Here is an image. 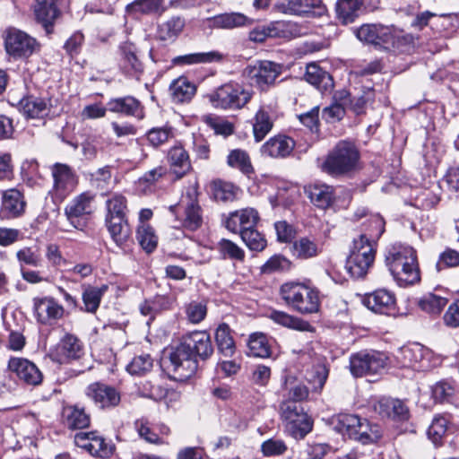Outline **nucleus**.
Masks as SVG:
<instances>
[{"mask_svg": "<svg viewBox=\"0 0 459 459\" xmlns=\"http://www.w3.org/2000/svg\"><path fill=\"white\" fill-rule=\"evenodd\" d=\"M362 303L369 310L382 315H391L395 311V297L385 289H379L365 295Z\"/></svg>", "mask_w": 459, "mask_h": 459, "instance_id": "nucleus-22", "label": "nucleus"}, {"mask_svg": "<svg viewBox=\"0 0 459 459\" xmlns=\"http://www.w3.org/2000/svg\"><path fill=\"white\" fill-rule=\"evenodd\" d=\"M448 299L434 293H428L419 300V307L429 314L437 315L446 306Z\"/></svg>", "mask_w": 459, "mask_h": 459, "instance_id": "nucleus-57", "label": "nucleus"}, {"mask_svg": "<svg viewBox=\"0 0 459 459\" xmlns=\"http://www.w3.org/2000/svg\"><path fill=\"white\" fill-rule=\"evenodd\" d=\"M53 106L51 100L29 96L20 101V109L29 118H40L47 116Z\"/></svg>", "mask_w": 459, "mask_h": 459, "instance_id": "nucleus-34", "label": "nucleus"}, {"mask_svg": "<svg viewBox=\"0 0 459 459\" xmlns=\"http://www.w3.org/2000/svg\"><path fill=\"white\" fill-rule=\"evenodd\" d=\"M169 359L168 368L172 373L171 377L178 381L191 377L198 368L197 359L182 339L178 345L171 349Z\"/></svg>", "mask_w": 459, "mask_h": 459, "instance_id": "nucleus-10", "label": "nucleus"}, {"mask_svg": "<svg viewBox=\"0 0 459 459\" xmlns=\"http://www.w3.org/2000/svg\"><path fill=\"white\" fill-rule=\"evenodd\" d=\"M187 349L197 358L205 360L213 353V346L210 334L205 331H195L182 337Z\"/></svg>", "mask_w": 459, "mask_h": 459, "instance_id": "nucleus-25", "label": "nucleus"}, {"mask_svg": "<svg viewBox=\"0 0 459 459\" xmlns=\"http://www.w3.org/2000/svg\"><path fill=\"white\" fill-rule=\"evenodd\" d=\"M362 5V0H339L336 3L338 19L343 24L353 22L361 13Z\"/></svg>", "mask_w": 459, "mask_h": 459, "instance_id": "nucleus-42", "label": "nucleus"}, {"mask_svg": "<svg viewBox=\"0 0 459 459\" xmlns=\"http://www.w3.org/2000/svg\"><path fill=\"white\" fill-rule=\"evenodd\" d=\"M84 354L82 342L74 334L66 333L51 351L52 360L66 364L77 360Z\"/></svg>", "mask_w": 459, "mask_h": 459, "instance_id": "nucleus-17", "label": "nucleus"}, {"mask_svg": "<svg viewBox=\"0 0 459 459\" xmlns=\"http://www.w3.org/2000/svg\"><path fill=\"white\" fill-rule=\"evenodd\" d=\"M280 414L285 431L295 439L304 438L313 429L314 420L301 404L282 401L280 404Z\"/></svg>", "mask_w": 459, "mask_h": 459, "instance_id": "nucleus-6", "label": "nucleus"}, {"mask_svg": "<svg viewBox=\"0 0 459 459\" xmlns=\"http://www.w3.org/2000/svg\"><path fill=\"white\" fill-rule=\"evenodd\" d=\"M5 50L15 59L28 58L39 50L36 39L18 29H9L4 39Z\"/></svg>", "mask_w": 459, "mask_h": 459, "instance_id": "nucleus-14", "label": "nucleus"}, {"mask_svg": "<svg viewBox=\"0 0 459 459\" xmlns=\"http://www.w3.org/2000/svg\"><path fill=\"white\" fill-rule=\"evenodd\" d=\"M316 6V0H278L274 9L287 15L302 16L312 13Z\"/></svg>", "mask_w": 459, "mask_h": 459, "instance_id": "nucleus-37", "label": "nucleus"}, {"mask_svg": "<svg viewBox=\"0 0 459 459\" xmlns=\"http://www.w3.org/2000/svg\"><path fill=\"white\" fill-rule=\"evenodd\" d=\"M186 315L192 324H199L207 315V306L204 301L194 300L186 307Z\"/></svg>", "mask_w": 459, "mask_h": 459, "instance_id": "nucleus-64", "label": "nucleus"}, {"mask_svg": "<svg viewBox=\"0 0 459 459\" xmlns=\"http://www.w3.org/2000/svg\"><path fill=\"white\" fill-rule=\"evenodd\" d=\"M356 36L360 41L386 51L405 52L413 44L411 35L383 24H363L356 30Z\"/></svg>", "mask_w": 459, "mask_h": 459, "instance_id": "nucleus-1", "label": "nucleus"}, {"mask_svg": "<svg viewBox=\"0 0 459 459\" xmlns=\"http://www.w3.org/2000/svg\"><path fill=\"white\" fill-rule=\"evenodd\" d=\"M107 214L105 219H127V201L121 194H113L106 200Z\"/></svg>", "mask_w": 459, "mask_h": 459, "instance_id": "nucleus-51", "label": "nucleus"}, {"mask_svg": "<svg viewBox=\"0 0 459 459\" xmlns=\"http://www.w3.org/2000/svg\"><path fill=\"white\" fill-rule=\"evenodd\" d=\"M259 221L258 212L254 208H245L231 212L225 221V227L233 233L255 229Z\"/></svg>", "mask_w": 459, "mask_h": 459, "instance_id": "nucleus-26", "label": "nucleus"}, {"mask_svg": "<svg viewBox=\"0 0 459 459\" xmlns=\"http://www.w3.org/2000/svg\"><path fill=\"white\" fill-rule=\"evenodd\" d=\"M249 352L254 357L268 358L271 356V346L268 337L263 333H254L248 338Z\"/></svg>", "mask_w": 459, "mask_h": 459, "instance_id": "nucleus-52", "label": "nucleus"}, {"mask_svg": "<svg viewBox=\"0 0 459 459\" xmlns=\"http://www.w3.org/2000/svg\"><path fill=\"white\" fill-rule=\"evenodd\" d=\"M282 299L301 314L316 312V292L304 283L287 282L281 287Z\"/></svg>", "mask_w": 459, "mask_h": 459, "instance_id": "nucleus-8", "label": "nucleus"}, {"mask_svg": "<svg viewBox=\"0 0 459 459\" xmlns=\"http://www.w3.org/2000/svg\"><path fill=\"white\" fill-rule=\"evenodd\" d=\"M135 431L139 437L151 444H165L164 438L160 437L156 431L155 424L152 423L147 418L142 417L134 423Z\"/></svg>", "mask_w": 459, "mask_h": 459, "instance_id": "nucleus-48", "label": "nucleus"}, {"mask_svg": "<svg viewBox=\"0 0 459 459\" xmlns=\"http://www.w3.org/2000/svg\"><path fill=\"white\" fill-rule=\"evenodd\" d=\"M385 365L386 357L377 351H360L352 355L350 359L351 372L356 377L377 374Z\"/></svg>", "mask_w": 459, "mask_h": 459, "instance_id": "nucleus-15", "label": "nucleus"}, {"mask_svg": "<svg viewBox=\"0 0 459 459\" xmlns=\"http://www.w3.org/2000/svg\"><path fill=\"white\" fill-rule=\"evenodd\" d=\"M153 359L149 354L135 356L126 366V370L131 375L142 376L151 371Z\"/></svg>", "mask_w": 459, "mask_h": 459, "instance_id": "nucleus-62", "label": "nucleus"}, {"mask_svg": "<svg viewBox=\"0 0 459 459\" xmlns=\"http://www.w3.org/2000/svg\"><path fill=\"white\" fill-rule=\"evenodd\" d=\"M382 436V429L377 424H372L366 419H360L356 435L352 439L362 444L377 442Z\"/></svg>", "mask_w": 459, "mask_h": 459, "instance_id": "nucleus-46", "label": "nucleus"}, {"mask_svg": "<svg viewBox=\"0 0 459 459\" xmlns=\"http://www.w3.org/2000/svg\"><path fill=\"white\" fill-rule=\"evenodd\" d=\"M269 317L274 323L290 329L307 332L314 331L313 326L308 322L283 311L273 310Z\"/></svg>", "mask_w": 459, "mask_h": 459, "instance_id": "nucleus-43", "label": "nucleus"}, {"mask_svg": "<svg viewBox=\"0 0 459 459\" xmlns=\"http://www.w3.org/2000/svg\"><path fill=\"white\" fill-rule=\"evenodd\" d=\"M105 222L113 241L123 247L131 236L127 219H105Z\"/></svg>", "mask_w": 459, "mask_h": 459, "instance_id": "nucleus-40", "label": "nucleus"}, {"mask_svg": "<svg viewBox=\"0 0 459 459\" xmlns=\"http://www.w3.org/2000/svg\"><path fill=\"white\" fill-rule=\"evenodd\" d=\"M64 424L70 429H81L90 426L91 417L83 407L77 404L66 405L63 408Z\"/></svg>", "mask_w": 459, "mask_h": 459, "instance_id": "nucleus-33", "label": "nucleus"}, {"mask_svg": "<svg viewBox=\"0 0 459 459\" xmlns=\"http://www.w3.org/2000/svg\"><path fill=\"white\" fill-rule=\"evenodd\" d=\"M376 249L367 240H353L345 268L354 279L364 278L375 260Z\"/></svg>", "mask_w": 459, "mask_h": 459, "instance_id": "nucleus-9", "label": "nucleus"}, {"mask_svg": "<svg viewBox=\"0 0 459 459\" xmlns=\"http://www.w3.org/2000/svg\"><path fill=\"white\" fill-rule=\"evenodd\" d=\"M212 189L215 199L222 202L233 201L238 191L233 184L221 180L213 181Z\"/></svg>", "mask_w": 459, "mask_h": 459, "instance_id": "nucleus-58", "label": "nucleus"}, {"mask_svg": "<svg viewBox=\"0 0 459 459\" xmlns=\"http://www.w3.org/2000/svg\"><path fill=\"white\" fill-rule=\"evenodd\" d=\"M386 264L400 286L411 285L420 279L416 251L409 246L394 245L385 255Z\"/></svg>", "mask_w": 459, "mask_h": 459, "instance_id": "nucleus-2", "label": "nucleus"}, {"mask_svg": "<svg viewBox=\"0 0 459 459\" xmlns=\"http://www.w3.org/2000/svg\"><path fill=\"white\" fill-rule=\"evenodd\" d=\"M295 141L285 134H277L267 140L260 149L262 155L282 159L290 156L295 148Z\"/></svg>", "mask_w": 459, "mask_h": 459, "instance_id": "nucleus-28", "label": "nucleus"}, {"mask_svg": "<svg viewBox=\"0 0 459 459\" xmlns=\"http://www.w3.org/2000/svg\"><path fill=\"white\" fill-rule=\"evenodd\" d=\"M215 341L220 352L225 357H231L235 353V342L227 324L222 323L218 325L215 331Z\"/></svg>", "mask_w": 459, "mask_h": 459, "instance_id": "nucleus-45", "label": "nucleus"}, {"mask_svg": "<svg viewBox=\"0 0 459 459\" xmlns=\"http://www.w3.org/2000/svg\"><path fill=\"white\" fill-rule=\"evenodd\" d=\"M95 195L90 191L83 192L75 196L65 207V213L74 228H79L76 221L83 215H89L93 212Z\"/></svg>", "mask_w": 459, "mask_h": 459, "instance_id": "nucleus-27", "label": "nucleus"}, {"mask_svg": "<svg viewBox=\"0 0 459 459\" xmlns=\"http://www.w3.org/2000/svg\"><path fill=\"white\" fill-rule=\"evenodd\" d=\"M34 13L37 20L48 30L59 13L56 0H36Z\"/></svg>", "mask_w": 459, "mask_h": 459, "instance_id": "nucleus-41", "label": "nucleus"}, {"mask_svg": "<svg viewBox=\"0 0 459 459\" xmlns=\"http://www.w3.org/2000/svg\"><path fill=\"white\" fill-rule=\"evenodd\" d=\"M163 10L162 0H134L126 5V12L129 13H160Z\"/></svg>", "mask_w": 459, "mask_h": 459, "instance_id": "nucleus-55", "label": "nucleus"}, {"mask_svg": "<svg viewBox=\"0 0 459 459\" xmlns=\"http://www.w3.org/2000/svg\"><path fill=\"white\" fill-rule=\"evenodd\" d=\"M169 91L174 102L189 101L196 92V86L186 77H179L170 84Z\"/></svg>", "mask_w": 459, "mask_h": 459, "instance_id": "nucleus-39", "label": "nucleus"}, {"mask_svg": "<svg viewBox=\"0 0 459 459\" xmlns=\"http://www.w3.org/2000/svg\"><path fill=\"white\" fill-rule=\"evenodd\" d=\"M362 230L363 232L359 238L353 240L365 239L368 245L376 249L377 241L385 231V221L378 214L371 215L364 222Z\"/></svg>", "mask_w": 459, "mask_h": 459, "instance_id": "nucleus-36", "label": "nucleus"}, {"mask_svg": "<svg viewBox=\"0 0 459 459\" xmlns=\"http://www.w3.org/2000/svg\"><path fill=\"white\" fill-rule=\"evenodd\" d=\"M227 164L247 177L255 172L249 154L241 149H234L230 152L227 156Z\"/></svg>", "mask_w": 459, "mask_h": 459, "instance_id": "nucleus-44", "label": "nucleus"}, {"mask_svg": "<svg viewBox=\"0 0 459 459\" xmlns=\"http://www.w3.org/2000/svg\"><path fill=\"white\" fill-rule=\"evenodd\" d=\"M374 410L383 418L395 420H406L409 418V409L398 399L383 397L374 404Z\"/></svg>", "mask_w": 459, "mask_h": 459, "instance_id": "nucleus-29", "label": "nucleus"}, {"mask_svg": "<svg viewBox=\"0 0 459 459\" xmlns=\"http://www.w3.org/2000/svg\"><path fill=\"white\" fill-rule=\"evenodd\" d=\"M395 357L401 367L415 371H428L440 362L431 350L418 342L400 348Z\"/></svg>", "mask_w": 459, "mask_h": 459, "instance_id": "nucleus-7", "label": "nucleus"}, {"mask_svg": "<svg viewBox=\"0 0 459 459\" xmlns=\"http://www.w3.org/2000/svg\"><path fill=\"white\" fill-rule=\"evenodd\" d=\"M33 310L37 321L48 325L61 319L65 314L64 307L52 297L35 298Z\"/></svg>", "mask_w": 459, "mask_h": 459, "instance_id": "nucleus-18", "label": "nucleus"}, {"mask_svg": "<svg viewBox=\"0 0 459 459\" xmlns=\"http://www.w3.org/2000/svg\"><path fill=\"white\" fill-rule=\"evenodd\" d=\"M298 257L307 259L316 255V244L313 237H301L293 243Z\"/></svg>", "mask_w": 459, "mask_h": 459, "instance_id": "nucleus-63", "label": "nucleus"}, {"mask_svg": "<svg viewBox=\"0 0 459 459\" xmlns=\"http://www.w3.org/2000/svg\"><path fill=\"white\" fill-rule=\"evenodd\" d=\"M280 112L275 97L264 98L252 119L253 134L255 142H261L272 131Z\"/></svg>", "mask_w": 459, "mask_h": 459, "instance_id": "nucleus-11", "label": "nucleus"}, {"mask_svg": "<svg viewBox=\"0 0 459 459\" xmlns=\"http://www.w3.org/2000/svg\"><path fill=\"white\" fill-rule=\"evenodd\" d=\"M74 442L94 456L104 458L113 453V446L96 431L77 433L74 436Z\"/></svg>", "mask_w": 459, "mask_h": 459, "instance_id": "nucleus-21", "label": "nucleus"}, {"mask_svg": "<svg viewBox=\"0 0 459 459\" xmlns=\"http://www.w3.org/2000/svg\"><path fill=\"white\" fill-rule=\"evenodd\" d=\"M168 161L170 169L177 178H183L191 169V162L187 152L181 145L171 147L168 152Z\"/></svg>", "mask_w": 459, "mask_h": 459, "instance_id": "nucleus-32", "label": "nucleus"}, {"mask_svg": "<svg viewBox=\"0 0 459 459\" xmlns=\"http://www.w3.org/2000/svg\"><path fill=\"white\" fill-rule=\"evenodd\" d=\"M16 259L20 264L21 269L23 265L31 267H40L43 264V258L37 247H23L16 252Z\"/></svg>", "mask_w": 459, "mask_h": 459, "instance_id": "nucleus-54", "label": "nucleus"}, {"mask_svg": "<svg viewBox=\"0 0 459 459\" xmlns=\"http://www.w3.org/2000/svg\"><path fill=\"white\" fill-rule=\"evenodd\" d=\"M26 203L22 194L15 189L5 190L2 194L0 208L1 220H12L22 216L25 212Z\"/></svg>", "mask_w": 459, "mask_h": 459, "instance_id": "nucleus-24", "label": "nucleus"}, {"mask_svg": "<svg viewBox=\"0 0 459 459\" xmlns=\"http://www.w3.org/2000/svg\"><path fill=\"white\" fill-rule=\"evenodd\" d=\"M449 420L443 415L434 417L430 426L428 429V437L436 446L442 444L448 430Z\"/></svg>", "mask_w": 459, "mask_h": 459, "instance_id": "nucleus-56", "label": "nucleus"}, {"mask_svg": "<svg viewBox=\"0 0 459 459\" xmlns=\"http://www.w3.org/2000/svg\"><path fill=\"white\" fill-rule=\"evenodd\" d=\"M7 374L25 386H39L43 382V373L31 360L12 356L6 366Z\"/></svg>", "mask_w": 459, "mask_h": 459, "instance_id": "nucleus-12", "label": "nucleus"}, {"mask_svg": "<svg viewBox=\"0 0 459 459\" xmlns=\"http://www.w3.org/2000/svg\"><path fill=\"white\" fill-rule=\"evenodd\" d=\"M281 73V65L268 60L257 61L244 71L250 83L262 91L272 85Z\"/></svg>", "mask_w": 459, "mask_h": 459, "instance_id": "nucleus-16", "label": "nucleus"}, {"mask_svg": "<svg viewBox=\"0 0 459 459\" xmlns=\"http://www.w3.org/2000/svg\"><path fill=\"white\" fill-rule=\"evenodd\" d=\"M359 152L351 141H339L322 164V170L332 176H343L359 169Z\"/></svg>", "mask_w": 459, "mask_h": 459, "instance_id": "nucleus-3", "label": "nucleus"}, {"mask_svg": "<svg viewBox=\"0 0 459 459\" xmlns=\"http://www.w3.org/2000/svg\"><path fill=\"white\" fill-rule=\"evenodd\" d=\"M239 234L243 242L252 251L261 252L267 246L265 238L256 230L255 228L248 230H242Z\"/></svg>", "mask_w": 459, "mask_h": 459, "instance_id": "nucleus-61", "label": "nucleus"}, {"mask_svg": "<svg viewBox=\"0 0 459 459\" xmlns=\"http://www.w3.org/2000/svg\"><path fill=\"white\" fill-rule=\"evenodd\" d=\"M50 170L53 178L50 195L55 202H63L77 186L78 177L70 166L64 163H55Z\"/></svg>", "mask_w": 459, "mask_h": 459, "instance_id": "nucleus-13", "label": "nucleus"}, {"mask_svg": "<svg viewBox=\"0 0 459 459\" xmlns=\"http://www.w3.org/2000/svg\"><path fill=\"white\" fill-rule=\"evenodd\" d=\"M197 186H189L177 204L169 206V212L182 227L195 231L202 226L203 214L198 204Z\"/></svg>", "mask_w": 459, "mask_h": 459, "instance_id": "nucleus-4", "label": "nucleus"}, {"mask_svg": "<svg viewBox=\"0 0 459 459\" xmlns=\"http://www.w3.org/2000/svg\"><path fill=\"white\" fill-rule=\"evenodd\" d=\"M270 38L291 39L300 35L299 25L290 21H274L267 24Z\"/></svg>", "mask_w": 459, "mask_h": 459, "instance_id": "nucleus-38", "label": "nucleus"}, {"mask_svg": "<svg viewBox=\"0 0 459 459\" xmlns=\"http://www.w3.org/2000/svg\"><path fill=\"white\" fill-rule=\"evenodd\" d=\"M251 23L252 19L241 13H225L207 19L212 29L233 30Z\"/></svg>", "mask_w": 459, "mask_h": 459, "instance_id": "nucleus-30", "label": "nucleus"}, {"mask_svg": "<svg viewBox=\"0 0 459 459\" xmlns=\"http://www.w3.org/2000/svg\"><path fill=\"white\" fill-rule=\"evenodd\" d=\"M224 58L225 55L223 53L212 50L178 56L172 59V64L178 66H185L198 64L221 63Z\"/></svg>", "mask_w": 459, "mask_h": 459, "instance_id": "nucleus-31", "label": "nucleus"}, {"mask_svg": "<svg viewBox=\"0 0 459 459\" xmlns=\"http://www.w3.org/2000/svg\"><path fill=\"white\" fill-rule=\"evenodd\" d=\"M175 137L174 129L169 125L152 127L146 133V139L150 145L158 148Z\"/></svg>", "mask_w": 459, "mask_h": 459, "instance_id": "nucleus-53", "label": "nucleus"}, {"mask_svg": "<svg viewBox=\"0 0 459 459\" xmlns=\"http://www.w3.org/2000/svg\"><path fill=\"white\" fill-rule=\"evenodd\" d=\"M218 249L223 258L244 262L245 251L231 240L222 238L218 243Z\"/></svg>", "mask_w": 459, "mask_h": 459, "instance_id": "nucleus-60", "label": "nucleus"}, {"mask_svg": "<svg viewBox=\"0 0 459 459\" xmlns=\"http://www.w3.org/2000/svg\"><path fill=\"white\" fill-rule=\"evenodd\" d=\"M82 302L85 307V311L88 313H95L100 304L102 296L108 290L107 285L101 287H94L91 285L82 286Z\"/></svg>", "mask_w": 459, "mask_h": 459, "instance_id": "nucleus-49", "label": "nucleus"}, {"mask_svg": "<svg viewBox=\"0 0 459 459\" xmlns=\"http://www.w3.org/2000/svg\"><path fill=\"white\" fill-rule=\"evenodd\" d=\"M136 239L141 247L148 254L152 253L158 246V236L154 229L149 223L138 225Z\"/></svg>", "mask_w": 459, "mask_h": 459, "instance_id": "nucleus-50", "label": "nucleus"}, {"mask_svg": "<svg viewBox=\"0 0 459 459\" xmlns=\"http://www.w3.org/2000/svg\"><path fill=\"white\" fill-rule=\"evenodd\" d=\"M119 66L123 73L132 77H139L143 72V65L138 56L134 43L126 40L118 46Z\"/></svg>", "mask_w": 459, "mask_h": 459, "instance_id": "nucleus-20", "label": "nucleus"}, {"mask_svg": "<svg viewBox=\"0 0 459 459\" xmlns=\"http://www.w3.org/2000/svg\"><path fill=\"white\" fill-rule=\"evenodd\" d=\"M291 267V262L281 255L270 257L260 268L264 274L287 272Z\"/></svg>", "mask_w": 459, "mask_h": 459, "instance_id": "nucleus-59", "label": "nucleus"}, {"mask_svg": "<svg viewBox=\"0 0 459 459\" xmlns=\"http://www.w3.org/2000/svg\"><path fill=\"white\" fill-rule=\"evenodd\" d=\"M186 22L180 16H173L158 25L156 37L159 40L173 43L185 28Z\"/></svg>", "mask_w": 459, "mask_h": 459, "instance_id": "nucleus-35", "label": "nucleus"}, {"mask_svg": "<svg viewBox=\"0 0 459 459\" xmlns=\"http://www.w3.org/2000/svg\"><path fill=\"white\" fill-rule=\"evenodd\" d=\"M253 91L238 82H230L218 87L208 95L215 108L237 110L244 108L252 99Z\"/></svg>", "mask_w": 459, "mask_h": 459, "instance_id": "nucleus-5", "label": "nucleus"}, {"mask_svg": "<svg viewBox=\"0 0 459 459\" xmlns=\"http://www.w3.org/2000/svg\"><path fill=\"white\" fill-rule=\"evenodd\" d=\"M85 394L100 409H110L120 403V393L113 386L102 383H92L86 388Z\"/></svg>", "mask_w": 459, "mask_h": 459, "instance_id": "nucleus-19", "label": "nucleus"}, {"mask_svg": "<svg viewBox=\"0 0 459 459\" xmlns=\"http://www.w3.org/2000/svg\"><path fill=\"white\" fill-rule=\"evenodd\" d=\"M360 419L357 415L342 413L333 418L332 423L336 431L352 439L353 436L356 435Z\"/></svg>", "mask_w": 459, "mask_h": 459, "instance_id": "nucleus-47", "label": "nucleus"}, {"mask_svg": "<svg viewBox=\"0 0 459 459\" xmlns=\"http://www.w3.org/2000/svg\"><path fill=\"white\" fill-rule=\"evenodd\" d=\"M108 110L125 117H132L137 120L143 119L144 108L136 98L127 95L112 98L107 102Z\"/></svg>", "mask_w": 459, "mask_h": 459, "instance_id": "nucleus-23", "label": "nucleus"}]
</instances>
